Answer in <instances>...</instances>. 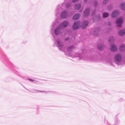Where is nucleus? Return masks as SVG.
Instances as JSON below:
<instances>
[{
    "label": "nucleus",
    "mask_w": 125,
    "mask_h": 125,
    "mask_svg": "<svg viewBox=\"0 0 125 125\" xmlns=\"http://www.w3.org/2000/svg\"><path fill=\"white\" fill-rule=\"evenodd\" d=\"M55 24L54 23H52V26H51V28L52 30H53V29H54V26H55Z\"/></svg>",
    "instance_id": "29"
},
{
    "label": "nucleus",
    "mask_w": 125,
    "mask_h": 125,
    "mask_svg": "<svg viewBox=\"0 0 125 125\" xmlns=\"http://www.w3.org/2000/svg\"><path fill=\"white\" fill-rule=\"evenodd\" d=\"M75 48V47L73 45H72L68 47L67 49V52L68 53L65 52L64 51H63L65 52V54L68 56H71V53L73 50Z\"/></svg>",
    "instance_id": "4"
},
{
    "label": "nucleus",
    "mask_w": 125,
    "mask_h": 125,
    "mask_svg": "<svg viewBox=\"0 0 125 125\" xmlns=\"http://www.w3.org/2000/svg\"><path fill=\"white\" fill-rule=\"evenodd\" d=\"M119 7L121 9L125 10V3H121L120 4Z\"/></svg>",
    "instance_id": "18"
},
{
    "label": "nucleus",
    "mask_w": 125,
    "mask_h": 125,
    "mask_svg": "<svg viewBox=\"0 0 125 125\" xmlns=\"http://www.w3.org/2000/svg\"><path fill=\"white\" fill-rule=\"evenodd\" d=\"M107 10L109 11L112 10L113 8V7L111 5H108L107 7Z\"/></svg>",
    "instance_id": "24"
},
{
    "label": "nucleus",
    "mask_w": 125,
    "mask_h": 125,
    "mask_svg": "<svg viewBox=\"0 0 125 125\" xmlns=\"http://www.w3.org/2000/svg\"><path fill=\"white\" fill-rule=\"evenodd\" d=\"M25 89L26 90H27L29 91L30 92H31V91H29V90L28 89H27L26 88H25Z\"/></svg>",
    "instance_id": "39"
},
{
    "label": "nucleus",
    "mask_w": 125,
    "mask_h": 125,
    "mask_svg": "<svg viewBox=\"0 0 125 125\" xmlns=\"http://www.w3.org/2000/svg\"><path fill=\"white\" fill-rule=\"evenodd\" d=\"M80 17V14L77 13L74 15L72 19L73 20H77L79 19Z\"/></svg>",
    "instance_id": "16"
},
{
    "label": "nucleus",
    "mask_w": 125,
    "mask_h": 125,
    "mask_svg": "<svg viewBox=\"0 0 125 125\" xmlns=\"http://www.w3.org/2000/svg\"><path fill=\"white\" fill-rule=\"evenodd\" d=\"M122 59L121 55L119 54H117L115 56L114 61L118 65H119Z\"/></svg>",
    "instance_id": "1"
},
{
    "label": "nucleus",
    "mask_w": 125,
    "mask_h": 125,
    "mask_svg": "<svg viewBox=\"0 0 125 125\" xmlns=\"http://www.w3.org/2000/svg\"><path fill=\"white\" fill-rule=\"evenodd\" d=\"M70 39L69 37H67L66 38H65L64 39V40L65 41H66L69 40Z\"/></svg>",
    "instance_id": "30"
},
{
    "label": "nucleus",
    "mask_w": 125,
    "mask_h": 125,
    "mask_svg": "<svg viewBox=\"0 0 125 125\" xmlns=\"http://www.w3.org/2000/svg\"><path fill=\"white\" fill-rule=\"evenodd\" d=\"M120 12L118 10H115L112 12V17L113 18H115L118 16L120 14Z\"/></svg>",
    "instance_id": "7"
},
{
    "label": "nucleus",
    "mask_w": 125,
    "mask_h": 125,
    "mask_svg": "<svg viewBox=\"0 0 125 125\" xmlns=\"http://www.w3.org/2000/svg\"><path fill=\"white\" fill-rule=\"evenodd\" d=\"M117 47L116 46L115 44H111L110 47V49L111 51L113 52H115L117 50Z\"/></svg>",
    "instance_id": "14"
},
{
    "label": "nucleus",
    "mask_w": 125,
    "mask_h": 125,
    "mask_svg": "<svg viewBox=\"0 0 125 125\" xmlns=\"http://www.w3.org/2000/svg\"><path fill=\"white\" fill-rule=\"evenodd\" d=\"M63 3H62L57 6L56 9L55 11V15L56 17H58L60 11L62 10L63 8Z\"/></svg>",
    "instance_id": "2"
},
{
    "label": "nucleus",
    "mask_w": 125,
    "mask_h": 125,
    "mask_svg": "<svg viewBox=\"0 0 125 125\" xmlns=\"http://www.w3.org/2000/svg\"><path fill=\"white\" fill-rule=\"evenodd\" d=\"M108 0H104L103 2V4L104 5H105L108 2Z\"/></svg>",
    "instance_id": "28"
},
{
    "label": "nucleus",
    "mask_w": 125,
    "mask_h": 125,
    "mask_svg": "<svg viewBox=\"0 0 125 125\" xmlns=\"http://www.w3.org/2000/svg\"><path fill=\"white\" fill-rule=\"evenodd\" d=\"M113 37H109V42H111V39H113Z\"/></svg>",
    "instance_id": "35"
},
{
    "label": "nucleus",
    "mask_w": 125,
    "mask_h": 125,
    "mask_svg": "<svg viewBox=\"0 0 125 125\" xmlns=\"http://www.w3.org/2000/svg\"><path fill=\"white\" fill-rule=\"evenodd\" d=\"M68 24V22L66 21H63L61 24H59V25L62 29L67 27Z\"/></svg>",
    "instance_id": "5"
},
{
    "label": "nucleus",
    "mask_w": 125,
    "mask_h": 125,
    "mask_svg": "<svg viewBox=\"0 0 125 125\" xmlns=\"http://www.w3.org/2000/svg\"><path fill=\"white\" fill-rule=\"evenodd\" d=\"M27 42V41L26 40H24L22 42V44H26Z\"/></svg>",
    "instance_id": "34"
},
{
    "label": "nucleus",
    "mask_w": 125,
    "mask_h": 125,
    "mask_svg": "<svg viewBox=\"0 0 125 125\" xmlns=\"http://www.w3.org/2000/svg\"><path fill=\"white\" fill-rule=\"evenodd\" d=\"M32 92L34 93H38V90L35 89H33L32 90Z\"/></svg>",
    "instance_id": "27"
},
{
    "label": "nucleus",
    "mask_w": 125,
    "mask_h": 125,
    "mask_svg": "<svg viewBox=\"0 0 125 125\" xmlns=\"http://www.w3.org/2000/svg\"><path fill=\"white\" fill-rule=\"evenodd\" d=\"M104 61L106 62H109L110 63H112V60L111 58H107L104 60Z\"/></svg>",
    "instance_id": "22"
},
{
    "label": "nucleus",
    "mask_w": 125,
    "mask_h": 125,
    "mask_svg": "<svg viewBox=\"0 0 125 125\" xmlns=\"http://www.w3.org/2000/svg\"><path fill=\"white\" fill-rule=\"evenodd\" d=\"M33 82L35 84H38L39 81L36 80H34V81H33Z\"/></svg>",
    "instance_id": "32"
},
{
    "label": "nucleus",
    "mask_w": 125,
    "mask_h": 125,
    "mask_svg": "<svg viewBox=\"0 0 125 125\" xmlns=\"http://www.w3.org/2000/svg\"><path fill=\"white\" fill-rule=\"evenodd\" d=\"M123 22V19L121 18H118L116 20V23L117 24V25L118 27H121L122 26V24Z\"/></svg>",
    "instance_id": "6"
},
{
    "label": "nucleus",
    "mask_w": 125,
    "mask_h": 125,
    "mask_svg": "<svg viewBox=\"0 0 125 125\" xmlns=\"http://www.w3.org/2000/svg\"><path fill=\"white\" fill-rule=\"evenodd\" d=\"M81 23V22L79 21L74 22L72 27L73 30H75L79 29Z\"/></svg>",
    "instance_id": "3"
},
{
    "label": "nucleus",
    "mask_w": 125,
    "mask_h": 125,
    "mask_svg": "<svg viewBox=\"0 0 125 125\" xmlns=\"http://www.w3.org/2000/svg\"><path fill=\"white\" fill-rule=\"evenodd\" d=\"M81 6V5L80 3H77L75 5L74 8L75 9L78 10L80 9Z\"/></svg>",
    "instance_id": "20"
},
{
    "label": "nucleus",
    "mask_w": 125,
    "mask_h": 125,
    "mask_svg": "<svg viewBox=\"0 0 125 125\" xmlns=\"http://www.w3.org/2000/svg\"><path fill=\"white\" fill-rule=\"evenodd\" d=\"M125 34V29H123L119 30L118 32V34L120 36H122Z\"/></svg>",
    "instance_id": "15"
},
{
    "label": "nucleus",
    "mask_w": 125,
    "mask_h": 125,
    "mask_svg": "<svg viewBox=\"0 0 125 125\" xmlns=\"http://www.w3.org/2000/svg\"><path fill=\"white\" fill-rule=\"evenodd\" d=\"M51 92V91H48V92H47V91H41V90H38V93H39V92L43 93L44 92H45L47 93V92Z\"/></svg>",
    "instance_id": "31"
},
{
    "label": "nucleus",
    "mask_w": 125,
    "mask_h": 125,
    "mask_svg": "<svg viewBox=\"0 0 125 125\" xmlns=\"http://www.w3.org/2000/svg\"><path fill=\"white\" fill-rule=\"evenodd\" d=\"M89 22L86 20L82 22L81 27L82 29H85L89 24Z\"/></svg>",
    "instance_id": "12"
},
{
    "label": "nucleus",
    "mask_w": 125,
    "mask_h": 125,
    "mask_svg": "<svg viewBox=\"0 0 125 125\" xmlns=\"http://www.w3.org/2000/svg\"><path fill=\"white\" fill-rule=\"evenodd\" d=\"M105 46L103 44L99 43L97 45V48L100 51H102L103 50Z\"/></svg>",
    "instance_id": "13"
},
{
    "label": "nucleus",
    "mask_w": 125,
    "mask_h": 125,
    "mask_svg": "<svg viewBox=\"0 0 125 125\" xmlns=\"http://www.w3.org/2000/svg\"><path fill=\"white\" fill-rule=\"evenodd\" d=\"M109 15V14L108 12H104L102 16L104 18H105L108 17Z\"/></svg>",
    "instance_id": "23"
},
{
    "label": "nucleus",
    "mask_w": 125,
    "mask_h": 125,
    "mask_svg": "<svg viewBox=\"0 0 125 125\" xmlns=\"http://www.w3.org/2000/svg\"><path fill=\"white\" fill-rule=\"evenodd\" d=\"M87 0H83L84 2L85 3H86Z\"/></svg>",
    "instance_id": "37"
},
{
    "label": "nucleus",
    "mask_w": 125,
    "mask_h": 125,
    "mask_svg": "<svg viewBox=\"0 0 125 125\" xmlns=\"http://www.w3.org/2000/svg\"><path fill=\"white\" fill-rule=\"evenodd\" d=\"M90 12V9L88 8H86L83 11V15L84 17H87L89 15Z\"/></svg>",
    "instance_id": "9"
},
{
    "label": "nucleus",
    "mask_w": 125,
    "mask_h": 125,
    "mask_svg": "<svg viewBox=\"0 0 125 125\" xmlns=\"http://www.w3.org/2000/svg\"><path fill=\"white\" fill-rule=\"evenodd\" d=\"M93 3L94 7H96L98 4V3L97 2V1L96 0H95L94 2Z\"/></svg>",
    "instance_id": "25"
},
{
    "label": "nucleus",
    "mask_w": 125,
    "mask_h": 125,
    "mask_svg": "<svg viewBox=\"0 0 125 125\" xmlns=\"http://www.w3.org/2000/svg\"><path fill=\"white\" fill-rule=\"evenodd\" d=\"M27 80H29L30 81L33 82V81H34V80L32 79H30V78H28L27 79Z\"/></svg>",
    "instance_id": "33"
},
{
    "label": "nucleus",
    "mask_w": 125,
    "mask_h": 125,
    "mask_svg": "<svg viewBox=\"0 0 125 125\" xmlns=\"http://www.w3.org/2000/svg\"><path fill=\"white\" fill-rule=\"evenodd\" d=\"M119 49L120 51H122L125 50V45L122 44L119 47Z\"/></svg>",
    "instance_id": "19"
},
{
    "label": "nucleus",
    "mask_w": 125,
    "mask_h": 125,
    "mask_svg": "<svg viewBox=\"0 0 125 125\" xmlns=\"http://www.w3.org/2000/svg\"><path fill=\"white\" fill-rule=\"evenodd\" d=\"M100 30L97 28H95L94 29L93 34L97 36L98 32H99Z\"/></svg>",
    "instance_id": "17"
},
{
    "label": "nucleus",
    "mask_w": 125,
    "mask_h": 125,
    "mask_svg": "<svg viewBox=\"0 0 125 125\" xmlns=\"http://www.w3.org/2000/svg\"><path fill=\"white\" fill-rule=\"evenodd\" d=\"M62 29L58 25L57 27L54 30V33L56 35H58L60 33V31Z\"/></svg>",
    "instance_id": "11"
},
{
    "label": "nucleus",
    "mask_w": 125,
    "mask_h": 125,
    "mask_svg": "<svg viewBox=\"0 0 125 125\" xmlns=\"http://www.w3.org/2000/svg\"><path fill=\"white\" fill-rule=\"evenodd\" d=\"M81 54H80V53H76L73 56H72V57H79V59L80 60L81 58Z\"/></svg>",
    "instance_id": "21"
},
{
    "label": "nucleus",
    "mask_w": 125,
    "mask_h": 125,
    "mask_svg": "<svg viewBox=\"0 0 125 125\" xmlns=\"http://www.w3.org/2000/svg\"><path fill=\"white\" fill-rule=\"evenodd\" d=\"M56 42L57 43V45H58L57 47H59L62 48L64 46L63 43L59 39H58L56 40Z\"/></svg>",
    "instance_id": "10"
},
{
    "label": "nucleus",
    "mask_w": 125,
    "mask_h": 125,
    "mask_svg": "<svg viewBox=\"0 0 125 125\" xmlns=\"http://www.w3.org/2000/svg\"><path fill=\"white\" fill-rule=\"evenodd\" d=\"M68 13L66 10L62 11L60 15L62 19H65L67 17Z\"/></svg>",
    "instance_id": "8"
},
{
    "label": "nucleus",
    "mask_w": 125,
    "mask_h": 125,
    "mask_svg": "<svg viewBox=\"0 0 125 125\" xmlns=\"http://www.w3.org/2000/svg\"><path fill=\"white\" fill-rule=\"evenodd\" d=\"M98 17L99 19H100V18H101V16H98Z\"/></svg>",
    "instance_id": "38"
},
{
    "label": "nucleus",
    "mask_w": 125,
    "mask_h": 125,
    "mask_svg": "<svg viewBox=\"0 0 125 125\" xmlns=\"http://www.w3.org/2000/svg\"><path fill=\"white\" fill-rule=\"evenodd\" d=\"M59 50H61V49H60V48H59Z\"/></svg>",
    "instance_id": "40"
},
{
    "label": "nucleus",
    "mask_w": 125,
    "mask_h": 125,
    "mask_svg": "<svg viewBox=\"0 0 125 125\" xmlns=\"http://www.w3.org/2000/svg\"><path fill=\"white\" fill-rule=\"evenodd\" d=\"M71 5L70 3L69 2L67 3L65 5V6L67 8H69Z\"/></svg>",
    "instance_id": "26"
},
{
    "label": "nucleus",
    "mask_w": 125,
    "mask_h": 125,
    "mask_svg": "<svg viewBox=\"0 0 125 125\" xmlns=\"http://www.w3.org/2000/svg\"><path fill=\"white\" fill-rule=\"evenodd\" d=\"M78 0H72V2H77Z\"/></svg>",
    "instance_id": "36"
}]
</instances>
